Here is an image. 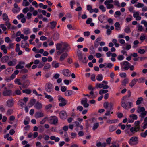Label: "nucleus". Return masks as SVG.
I'll list each match as a JSON object with an SVG mask.
<instances>
[{"mask_svg":"<svg viewBox=\"0 0 147 147\" xmlns=\"http://www.w3.org/2000/svg\"><path fill=\"white\" fill-rule=\"evenodd\" d=\"M69 45L66 42H61L57 43L56 45V48L57 55H59L62 54L59 57V61L62 62L64 61L68 55L66 53H64L67 50Z\"/></svg>","mask_w":147,"mask_h":147,"instance_id":"f257e3e1","label":"nucleus"},{"mask_svg":"<svg viewBox=\"0 0 147 147\" xmlns=\"http://www.w3.org/2000/svg\"><path fill=\"white\" fill-rule=\"evenodd\" d=\"M128 94L124 96L122 98L121 102V106L125 109H128L133 106L132 102H127L131 96V92L130 90L128 91Z\"/></svg>","mask_w":147,"mask_h":147,"instance_id":"f03ea898","label":"nucleus"},{"mask_svg":"<svg viewBox=\"0 0 147 147\" xmlns=\"http://www.w3.org/2000/svg\"><path fill=\"white\" fill-rule=\"evenodd\" d=\"M120 65L122 70H127L129 68L130 64L128 61H125L121 63Z\"/></svg>","mask_w":147,"mask_h":147,"instance_id":"7ed1b4c3","label":"nucleus"},{"mask_svg":"<svg viewBox=\"0 0 147 147\" xmlns=\"http://www.w3.org/2000/svg\"><path fill=\"white\" fill-rule=\"evenodd\" d=\"M14 99L12 98L8 99L5 102V105L8 107L11 108L14 106Z\"/></svg>","mask_w":147,"mask_h":147,"instance_id":"20e7f679","label":"nucleus"},{"mask_svg":"<svg viewBox=\"0 0 147 147\" xmlns=\"http://www.w3.org/2000/svg\"><path fill=\"white\" fill-rule=\"evenodd\" d=\"M138 138L136 137H133L131 138L129 141V143L131 145L137 144L138 143Z\"/></svg>","mask_w":147,"mask_h":147,"instance_id":"39448f33","label":"nucleus"},{"mask_svg":"<svg viewBox=\"0 0 147 147\" xmlns=\"http://www.w3.org/2000/svg\"><path fill=\"white\" fill-rule=\"evenodd\" d=\"M4 90L3 92V95L5 96H10L12 94V91L11 90H7L6 87L4 88Z\"/></svg>","mask_w":147,"mask_h":147,"instance_id":"423d86ee","label":"nucleus"},{"mask_svg":"<svg viewBox=\"0 0 147 147\" xmlns=\"http://www.w3.org/2000/svg\"><path fill=\"white\" fill-rule=\"evenodd\" d=\"M53 87L52 85L50 83H49L46 85L45 90L47 92L50 93L53 90Z\"/></svg>","mask_w":147,"mask_h":147,"instance_id":"0eeeda50","label":"nucleus"},{"mask_svg":"<svg viewBox=\"0 0 147 147\" xmlns=\"http://www.w3.org/2000/svg\"><path fill=\"white\" fill-rule=\"evenodd\" d=\"M13 6L14 7L12 9V11L14 13H18L20 11V8L16 3H14Z\"/></svg>","mask_w":147,"mask_h":147,"instance_id":"6e6552de","label":"nucleus"},{"mask_svg":"<svg viewBox=\"0 0 147 147\" xmlns=\"http://www.w3.org/2000/svg\"><path fill=\"white\" fill-rule=\"evenodd\" d=\"M59 115L60 118L63 120L65 119L67 117L66 112L63 110L61 111L59 113Z\"/></svg>","mask_w":147,"mask_h":147,"instance_id":"1a4fd4ad","label":"nucleus"},{"mask_svg":"<svg viewBox=\"0 0 147 147\" xmlns=\"http://www.w3.org/2000/svg\"><path fill=\"white\" fill-rule=\"evenodd\" d=\"M88 89L90 90H91V91L90 92V94L91 95V97H90V98H95L96 96L94 95L93 92V90L95 89V88L92 87L91 85H89L88 87Z\"/></svg>","mask_w":147,"mask_h":147,"instance_id":"9d476101","label":"nucleus"},{"mask_svg":"<svg viewBox=\"0 0 147 147\" xmlns=\"http://www.w3.org/2000/svg\"><path fill=\"white\" fill-rule=\"evenodd\" d=\"M62 74L65 76L69 77L70 76L71 72L69 69H65L62 71Z\"/></svg>","mask_w":147,"mask_h":147,"instance_id":"9b49d317","label":"nucleus"},{"mask_svg":"<svg viewBox=\"0 0 147 147\" xmlns=\"http://www.w3.org/2000/svg\"><path fill=\"white\" fill-rule=\"evenodd\" d=\"M88 99L86 98H85L84 99L82 100L81 101V103L82 105L85 108L88 107L89 106V104L87 103Z\"/></svg>","mask_w":147,"mask_h":147,"instance_id":"f8f14e48","label":"nucleus"},{"mask_svg":"<svg viewBox=\"0 0 147 147\" xmlns=\"http://www.w3.org/2000/svg\"><path fill=\"white\" fill-rule=\"evenodd\" d=\"M34 107L37 110H40L42 107V103L38 102H37L35 104Z\"/></svg>","mask_w":147,"mask_h":147,"instance_id":"ddd939ff","label":"nucleus"},{"mask_svg":"<svg viewBox=\"0 0 147 147\" xmlns=\"http://www.w3.org/2000/svg\"><path fill=\"white\" fill-rule=\"evenodd\" d=\"M44 114L41 112L38 111L36 113L35 117L36 118L42 117L44 116Z\"/></svg>","mask_w":147,"mask_h":147,"instance_id":"4468645a","label":"nucleus"},{"mask_svg":"<svg viewBox=\"0 0 147 147\" xmlns=\"http://www.w3.org/2000/svg\"><path fill=\"white\" fill-rule=\"evenodd\" d=\"M138 81V79L137 78L133 79L129 84V85L131 88H132L135 85L137 82Z\"/></svg>","mask_w":147,"mask_h":147,"instance_id":"2eb2a0df","label":"nucleus"},{"mask_svg":"<svg viewBox=\"0 0 147 147\" xmlns=\"http://www.w3.org/2000/svg\"><path fill=\"white\" fill-rule=\"evenodd\" d=\"M44 94L45 95V97L46 98L49 99V102H51L53 101V99L51 96L47 94L45 92L44 93Z\"/></svg>","mask_w":147,"mask_h":147,"instance_id":"dca6fc26","label":"nucleus"},{"mask_svg":"<svg viewBox=\"0 0 147 147\" xmlns=\"http://www.w3.org/2000/svg\"><path fill=\"white\" fill-rule=\"evenodd\" d=\"M98 20L101 23H105L104 22L105 19V16L104 15H101L99 16L98 18Z\"/></svg>","mask_w":147,"mask_h":147,"instance_id":"f3484780","label":"nucleus"},{"mask_svg":"<svg viewBox=\"0 0 147 147\" xmlns=\"http://www.w3.org/2000/svg\"><path fill=\"white\" fill-rule=\"evenodd\" d=\"M35 102L36 100L35 99H32L30 100V102L28 104V105L29 107H31L35 105Z\"/></svg>","mask_w":147,"mask_h":147,"instance_id":"a211bd4d","label":"nucleus"},{"mask_svg":"<svg viewBox=\"0 0 147 147\" xmlns=\"http://www.w3.org/2000/svg\"><path fill=\"white\" fill-rule=\"evenodd\" d=\"M9 59L8 56L5 55L1 59V61L3 63L6 62Z\"/></svg>","mask_w":147,"mask_h":147,"instance_id":"6ab92c4d","label":"nucleus"},{"mask_svg":"<svg viewBox=\"0 0 147 147\" xmlns=\"http://www.w3.org/2000/svg\"><path fill=\"white\" fill-rule=\"evenodd\" d=\"M73 91L72 90H68L65 93V95L66 96H71L73 94Z\"/></svg>","mask_w":147,"mask_h":147,"instance_id":"aec40b11","label":"nucleus"},{"mask_svg":"<svg viewBox=\"0 0 147 147\" xmlns=\"http://www.w3.org/2000/svg\"><path fill=\"white\" fill-rule=\"evenodd\" d=\"M145 111V109L143 107H141L138 106V109L137 110V112L138 113H140L141 112H143Z\"/></svg>","mask_w":147,"mask_h":147,"instance_id":"412c9836","label":"nucleus"},{"mask_svg":"<svg viewBox=\"0 0 147 147\" xmlns=\"http://www.w3.org/2000/svg\"><path fill=\"white\" fill-rule=\"evenodd\" d=\"M2 18L5 21H9L8 15L6 13H3L2 15Z\"/></svg>","mask_w":147,"mask_h":147,"instance_id":"4be33fe9","label":"nucleus"},{"mask_svg":"<svg viewBox=\"0 0 147 147\" xmlns=\"http://www.w3.org/2000/svg\"><path fill=\"white\" fill-rule=\"evenodd\" d=\"M29 45L27 43H26L25 41L23 40L21 41V47L22 48H25L27 46H28Z\"/></svg>","mask_w":147,"mask_h":147,"instance_id":"5701e85b","label":"nucleus"},{"mask_svg":"<svg viewBox=\"0 0 147 147\" xmlns=\"http://www.w3.org/2000/svg\"><path fill=\"white\" fill-rule=\"evenodd\" d=\"M52 65L53 67L57 68L59 67V64L56 61H53L52 62Z\"/></svg>","mask_w":147,"mask_h":147,"instance_id":"b1692460","label":"nucleus"},{"mask_svg":"<svg viewBox=\"0 0 147 147\" xmlns=\"http://www.w3.org/2000/svg\"><path fill=\"white\" fill-rule=\"evenodd\" d=\"M51 67V65L49 63H47L45 65L43 69L45 71H48V69Z\"/></svg>","mask_w":147,"mask_h":147,"instance_id":"393cba45","label":"nucleus"},{"mask_svg":"<svg viewBox=\"0 0 147 147\" xmlns=\"http://www.w3.org/2000/svg\"><path fill=\"white\" fill-rule=\"evenodd\" d=\"M0 49L1 50H3V52L5 54H6L7 53V51L6 49V46L5 45H2L1 46Z\"/></svg>","mask_w":147,"mask_h":147,"instance_id":"a878e982","label":"nucleus"},{"mask_svg":"<svg viewBox=\"0 0 147 147\" xmlns=\"http://www.w3.org/2000/svg\"><path fill=\"white\" fill-rule=\"evenodd\" d=\"M77 55L79 60H82V59L83 58L82 54L79 50L77 51Z\"/></svg>","mask_w":147,"mask_h":147,"instance_id":"bb28decb","label":"nucleus"},{"mask_svg":"<svg viewBox=\"0 0 147 147\" xmlns=\"http://www.w3.org/2000/svg\"><path fill=\"white\" fill-rule=\"evenodd\" d=\"M51 120H52V124L55 125L57 124L58 121V119L57 117L54 116Z\"/></svg>","mask_w":147,"mask_h":147,"instance_id":"cd10ccee","label":"nucleus"},{"mask_svg":"<svg viewBox=\"0 0 147 147\" xmlns=\"http://www.w3.org/2000/svg\"><path fill=\"white\" fill-rule=\"evenodd\" d=\"M117 119H115L112 120H108L107 121V122L109 124L115 123H117Z\"/></svg>","mask_w":147,"mask_h":147,"instance_id":"c85d7f7f","label":"nucleus"},{"mask_svg":"<svg viewBox=\"0 0 147 147\" xmlns=\"http://www.w3.org/2000/svg\"><path fill=\"white\" fill-rule=\"evenodd\" d=\"M57 23L56 21H52L50 22L51 25L50 28L51 29H53L55 27Z\"/></svg>","mask_w":147,"mask_h":147,"instance_id":"c756f323","label":"nucleus"},{"mask_svg":"<svg viewBox=\"0 0 147 147\" xmlns=\"http://www.w3.org/2000/svg\"><path fill=\"white\" fill-rule=\"evenodd\" d=\"M59 38V34L57 33H55L54 34L53 37V39L54 40L56 41L58 40Z\"/></svg>","mask_w":147,"mask_h":147,"instance_id":"7c9ffc66","label":"nucleus"},{"mask_svg":"<svg viewBox=\"0 0 147 147\" xmlns=\"http://www.w3.org/2000/svg\"><path fill=\"white\" fill-rule=\"evenodd\" d=\"M116 129V127L114 125H110L109 128V130L110 132H112L115 131Z\"/></svg>","mask_w":147,"mask_h":147,"instance_id":"2f4dec72","label":"nucleus"},{"mask_svg":"<svg viewBox=\"0 0 147 147\" xmlns=\"http://www.w3.org/2000/svg\"><path fill=\"white\" fill-rule=\"evenodd\" d=\"M129 82V79L127 78H125L123 80L122 82V85L124 86H125Z\"/></svg>","mask_w":147,"mask_h":147,"instance_id":"473e14b6","label":"nucleus"},{"mask_svg":"<svg viewBox=\"0 0 147 147\" xmlns=\"http://www.w3.org/2000/svg\"><path fill=\"white\" fill-rule=\"evenodd\" d=\"M99 124L98 123H96L93 125L92 129L94 131L99 126Z\"/></svg>","mask_w":147,"mask_h":147,"instance_id":"72a5a7b5","label":"nucleus"},{"mask_svg":"<svg viewBox=\"0 0 147 147\" xmlns=\"http://www.w3.org/2000/svg\"><path fill=\"white\" fill-rule=\"evenodd\" d=\"M102 79L103 76L102 74H99L96 76V79L98 81H101L102 80Z\"/></svg>","mask_w":147,"mask_h":147,"instance_id":"f704fd0d","label":"nucleus"},{"mask_svg":"<svg viewBox=\"0 0 147 147\" xmlns=\"http://www.w3.org/2000/svg\"><path fill=\"white\" fill-rule=\"evenodd\" d=\"M143 100V98L142 97L138 98L136 102V104L137 105H139L141 104V102Z\"/></svg>","mask_w":147,"mask_h":147,"instance_id":"c9c22d12","label":"nucleus"},{"mask_svg":"<svg viewBox=\"0 0 147 147\" xmlns=\"http://www.w3.org/2000/svg\"><path fill=\"white\" fill-rule=\"evenodd\" d=\"M147 114V111H144L141 113V114L139 116L141 118H144Z\"/></svg>","mask_w":147,"mask_h":147,"instance_id":"e433bc0d","label":"nucleus"},{"mask_svg":"<svg viewBox=\"0 0 147 147\" xmlns=\"http://www.w3.org/2000/svg\"><path fill=\"white\" fill-rule=\"evenodd\" d=\"M16 64V61H10L8 63V65L9 66H14Z\"/></svg>","mask_w":147,"mask_h":147,"instance_id":"4c0bfd02","label":"nucleus"},{"mask_svg":"<svg viewBox=\"0 0 147 147\" xmlns=\"http://www.w3.org/2000/svg\"><path fill=\"white\" fill-rule=\"evenodd\" d=\"M104 4L106 6V7L108 9L113 8V5L112 4H109L107 3H104Z\"/></svg>","mask_w":147,"mask_h":147,"instance_id":"58836bf2","label":"nucleus"},{"mask_svg":"<svg viewBox=\"0 0 147 147\" xmlns=\"http://www.w3.org/2000/svg\"><path fill=\"white\" fill-rule=\"evenodd\" d=\"M121 15V13L119 11H117L115 12V14L114 15V16L115 18H117L120 16Z\"/></svg>","mask_w":147,"mask_h":147,"instance_id":"ea45409f","label":"nucleus"},{"mask_svg":"<svg viewBox=\"0 0 147 147\" xmlns=\"http://www.w3.org/2000/svg\"><path fill=\"white\" fill-rule=\"evenodd\" d=\"M95 53V50L93 46L92 45L90 48V54H93Z\"/></svg>","mask_w":147,"mask_h":147,"instance_id":"a19ab883","label":"nucleus"},{"mask_svg":"<svg viewBox=\"0 0 147 147\" xmlns=\"http://www.w3.org/2000/svg\"><path fill=\"white\" fill-rule=\"evenodd\" d=\"M23 33L25 35H27L30 33V30L28 28L24 29L23 30Z\"/></svg>","mask_w":147,"mask_h":147,"instance_id":"79ce46f5","label":"nucleus"},{"mask_svg":"<svg viewBox=\"0 0 147 147\" xmlns=\"http://www.w3.org/2000/svg\"><path fill=\"white\" fill-rule=\"evenodd\" d=\"M132 18L133 17L131 15H129L128 17L126 18V21L127 22H129L132 20Z\"/></svg>","mask_w":147,"mask_h":147,"instance_id":"37998d69","label":"nucleus"},{"mask_svg":"<svg viewBox=\"0 0 147 147\" xmlns=\"http://www.w3.org/2000/svg\"><path fill=\"white\" fill-rule=\"evenodd\" d=\"M58 100L61 102L66 101L64 98L60 95L58 96Z\"/></svg>","mask_w":147,"mask_h":147,"instance_id":"c03bdc74","label":"nucleus"},{"mask_svg":"<svg viewBox=\"0 0 147 147\" xmlns=\"http://www.w3.org/2000/svg\"><path fill=\"white\" fill-rule=\"evenodd\" d=\"M112 41L116 47H118L119 46V44L117 43V40L116 39H113Z\"/></svg>","mask_w":147,"mask_h":147,"instance_id":"a18cd8bd","label":"nucleus"},{"mask_svg":"<svg viewBox=\"0 0 147 147\" xmlns=\"http://www.w3.org/2000/svg\"><path fill=\"white\" fill-rule=\"evenodd\" d=\"M124 32H125L127 33H130L131 32V30L129 28L128 26H127L124 29Z\"/></svg>","mask_w":147,"mask_h":147,"instance_id":"49530a36","label":"nucleus"},{"mask_svg":"<svg viewBox=\"0 0 147 147\" xmlns=\"http://www.w3.org/2000/svg\"><path fill=\"white\" fill-rule=\"evenodd\" d=\"M115 27L116 28L115 29L117 30H118L120 28V24L119 22H117L115 23L114 24Z\"/></svg>","mask_w":147,"mask_h":147,"instance_id":"de8ad7c7","label":"nucleus"},{"mask_svg":"<svg viewBox=\"0 0 147 147\" xmlns=\"http://www.w3.org/2000/svg\"><path fill=\"white\" fill-rule=\"evenodd\" d=\"M108 90H100L99 94L100 95H102L103 94H105L108 92Z\"/></svg>","mask_w":147,"mask_h":147,"instance_id":"09e8293b","label":"nucleus"},{"mask_svg":"<svg viewBox=\"0 0 147 147\" xmlns=\"http://www.w3.org/2000/svg\"><path fill=\"white\" fill-rule=\"evenodd\" d=\"M20 38L23 39L24 40V41H26V40H27L28 39V36H24V35L22 34H21L20 35Z\"/></svg>","mask_w":147,"mask_h":147,"instance_id":"8fccbe9b","label":"nucleus"},{"mask_svg":"<svg viewBox=\"0 0 147 147\" xmlns=\"http://www.w3.org/2000/svg\"><path fill=\"white\" fill-rule=\"evenodd\" d=\"M129 117L131 118L134 120H136L138 118L137 115L134 114L131 115Z\"/></svg>","mask_w":147,"mask_h":147,"instance_id":"3c124183","label":"nucleus"},{"mask_svg":"<svg viewBox=\"0 0 147 147\" xmlns=\"http://www.w3.org/2000/svg\"><path fill=\"white\" fill-rule=\"evenodd\" d=\"M31 90L28 89H26L23 90V93H25L28 94H30L31 93Z\"/></svg>","mask_w":147,"mask_h":147,"instance_id":"603ef678","label":"nucleus"},{"mask_svg":"<svg viewBox=\"0 0 147 147\" xmlns=\"http://www.w3.org/2000/svg\"><path fill=\"white\" fill-rule=\"evenodd\" d=\"M24 68V66L21 65L19 63L15 67L16 69H22Z\"/></svg>","mask_w":147,"mask_h":147,"instance_id":"864d4df0","label":"nucleus"},{"mask_svg":"<svg viewBox=\"0 0 147 147\" xmlns=\"http://www.w3.org/2000/svg\"><path fill=\"white\" fill-rule=\"evenodd\" d=\"M103 84L102 83H97L96 84V88H103Z\"/></svg>","mask_w":147,"mask_h":147,"instance_id":"5fc2aeb1","label":"nucleus"},{"mask_svg":"<svg viewBox=\"0 0 147 147\" xmlns=\"http://www.w3.org/2000/svg\"><path fill=\"white\" fill-rule=\"evenodd\" d=\"M20 80L19 79H15L14 82L16 84H17L19 85H21L22 83L20 82Z\"/></svg>","mask_w":147,"mask_h":147,"instance_id":"6e6d98bb","label":"nucleus"},{"mask_svg":"<svg viewBox=\"0 0 147 147\" xmlns=\"http://www.w3.org/2000/svg\"><path fill=\"white\" fill-rule=\"evenodd\" d=\"M145 78H144L142 77L139 78L138 79V82L139 83H142L144 82Z\"/></svg>","mask_w":147,"mask_h":147,"instance_id":"4d7b16f0","label":"nucleus"},{"mask_svg":"<svg viewBox=\"0 0 147 147\" xmlns=\"http://www.w3.org/2000/svg\"><path fill=\"white\" fill-rule=\"evenodd\" d=\"M13 112V110L11 109H9L6 113L7 115H10L12 114Z\"/></svg>","mask_w":147,"mask_h":147,"instance_id":"13d9d810","label":"nucleus"},{"mask_svg":"<svg viewBox=\"0 0 147 147\" xmlns=\"http://www.w3.org/2000/svg\"><path fill=\"white\" fill-rule=\"evenodd\" d=\"M144 5L143 4L138 3L136 5V7L138 8H140L143 7Z\"/></svg>","mask_w":147,"mask_h":147,"instance_id":"bf43d9fd","label":"nucleus"},{"mask_svg":"<svg viewBox=\"0 0 147 147\" xmlns=\"http://www.w3.org/2000/svg\"><path fill=\"white\" fill-rule=\"evenodd\" d=\"M110 109L109 110H107L105 113V115L106 116H109L110 115V113L112 114L113 113V112L111 111Z\"/></svg>","mask_w":147,"mask_h":147,"instance_id":"052dcab7","label":"nucleus"},{"mask_svg":"<svg viewBox=\"0 0 147 147\" xmlns=\"http://www.w3.org/2000/svg\"><path fill=\"white\" fill-rule=\"evenodd\" d=\"M141 136L142 137L145 138L147 136V130L145 131L144 133H141L140 134Z\"/></svg>","mask_w":147,"mask_h":147,"instance_id":"680f3d73","label":"nucleus"},{"mask_svg":"<svg viewBox=\"0 0 147 147\" xmlns=\"http://www.w3.org/2000/svg\"><path fill=\"white\" fill-rule=\"evenodd\" d=\"M30 4V3L27 1H23L22 5L24 6H28Z\"/></svg>","mask_w":147,"mask_h":147,"instance_id":"e2e57ef3","label":"nucleus"},{"mask_svg":"<svg viewBox=\"0 0 147 147\" xmlns=\"http://www.w3.org/2000/svg\"><path fill=\"white\" fill-rule=\"evenodd\" d=\"M145 52V51L144 49H139L138 50V53L141 54H144Z\"/></svg>","mask_w":147,"mask_h":147,"instance_id":"0e129e2a","label":"nucleus"},{"mask_svg":"<svg viewBox=\"0 0 147 147\" xmlns=\"http://www.w3.org/2000/svg\"><path fill=\"white\" fill-rule=\"evenodd\" d=\"M75 3V2L74 0H72L70 2V5L71 9L74 8L73 5H74Z\"/></svg>","mask_w":147,"mask_h":147,"instance_id":"69168bd1","label":"nucleus"},{"mask_svg":"<svg viewBox=\"0 0 147 147\" xmlns=\"http://www.w3.org/2000/svg\"><path fill=\"white\" fill-rule=\"evenodd\" d=\"M39 131L40 133L43 132L44 131V128L43 126H40L39 127Z\"/></svg>","mask_w":147,"mask_h":147,"instance_id":"338daca9","label":"nucleus"},{"mask_svg":"<svg viewBox=\"0 0 147 147\" xmlns=\"http://www.w3.org/2000/svg\"><path fill=\"white\" fill-rule=\"evenodd\" d=\"M99 9L101 10L102 12H105L106 11V9L103 5H100L99 7Z\"/></svg>","mask_w":147,"mask_h":147,"instance_id":"774afa93","label":"nucleus"}]
</instances>
